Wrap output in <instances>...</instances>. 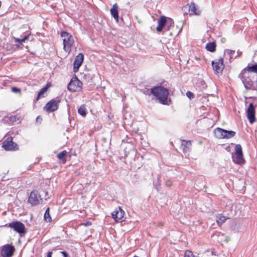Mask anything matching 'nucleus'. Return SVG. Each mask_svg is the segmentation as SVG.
Segmentation results:
<instances>
[{"label":"nucleus","instance_id":"cd10ccee","mask_svg":"<svg viewBox=\"0 0 257 257\" xmlns=\"http://www.w3.org/2000/svg\"><path fill=\"white\" fill-rule=\"evenodd\" d=\"M157 21L158 24L156 28V29L158 32H161V17L158 19Z\"/></svg>","mask_w":257,"mask_h":257},{"label":"nucleus","instance_id":"5701e85b","mask_svg":"<svg viewBox=\"0 0 257 257\" xmlns=\"http://www.w3.org/2000/svg\"><path fill=\"white\" fill-rule=\"evenodd\" d=\"M78 112L82 116H85L86 115L87 109L85 105H82L78 110Z\"/></svg>","mask_w":257,"mask_h":257},{"label":"nucleus","instance_id":"7ed1b4c3","mask_svg":"<svg viewBox=\"0 0 257 257\" xmlns=\"http://www.w3.org/2000/svg\"><path fill=\"white\" fill-rule=\"evenodd\" d=\"M232 159L235 163L242 164L245 160L243 158L242 147L240 145L237 144L235 147V155L232 156Z\"/></svg>","mask_w":257,"mask_h":257},{"label":"nucleus","instance_id":"58836bf2","mask_svg":"<svg viewBox=\"0 0 257 257\" xmlns=\"http://www.w3.org/2000/svg\"><path fill=\"white\" fill-rule=\"evenodd\" d=\"M85 226H88L91 224V223L89 221H87L83 224Z\"/></svg>","mask_w":257,"mask_h":257},{"label":"nucleus","instance_id":"9d476101","mask_svg":"<svg viewBox=\"0 0 257 257\" xmlns=\"http://www.w3.org/2000/svg\"><path fill=\"white\" fill-rule=\"evenodd\" d=\"M14 251V246L8 244L2 246L1 254L3 257H11L13 255Z\"/></svg>","mask_w":257,"mask_h":257},{"label":"nucleus","instance_id":"4c0bfd02","mask_svg":"<svg viewBox=\"0 0 257 257\" xmlns=\"http://www.w3.org/2000/svg\"><path fill=\"white\" fill-rule=\"evenodd\" d=\"M52 254H53L52 251H49V252L47 253V257H52Z\"/></svg>","mask_w":257,"mask_h":257},{"label":"nucleus","instance_id":"f3484780","mask_svg":"<svg viewBox=\"0 0 257 257\" xmlns=\"http://www.w3.org/2000/svg\"><path fill=\"white\" fill-rule=\"evenodd\" d=\"M151 93L156 97V99L161 103V86L151 89Z\"/></svg>","mask_w":257,"mask_h":257},{"label":"nucleus","instance_id":"c9c22d12","mask_svg":"<svg viewBox=\"0 0 257 257\" xmlns=\"http://www.w3.org/2000/svg\"><path fill=\"white\" fill-rule=\"evenodd\" d=\"M42 120V118L40 116H38L36 118V121L37 122H39L40 123L41 122Z\"/></svg>","mask_w":257,"mask_h":257},{"label":"nucleus","instance_id":"bb28decb","mask_svg":"<svg viewBox=\"0 0 257 257\" xmlns=\"http://www.w3.org/2000/svg\"><path fill=\"white\" fill-rule=\"evenodd\" d=\"M227 218L224 216H220L219 217H217V223L218 224L219 226L221 225L226 220Z\"/></svg>","mask_w":257,"mask_h":257},{"label":"nucleus","instance_id":"a18cd8bd","mask_svg":"<svg viewBox=\"0 0 257 257\" xmlns=\"http://www.w3.org/2000/svg\"><path fill=\"white\" fill-rule=\"evenodd\" d=\"M134 257H139V256H134Z\"/></svg>","mask_w":257,"mask_h":257},{"label":"nucleus","instance_id":"e433bc0d","mask_svg":"<svg viewBox=\"0 0 257 257\" xmlns=\"http://www.w3.org/2000/svg\"><path fill=\"white\" fill-rule=\"evenodd\" d=\"M29 38V36H25L22 39V42H24L26 40H28Z\"/></svg>","mask_w":257,"mask_h":257},{"label":"nucleus","instance_id":"2f4dec72","mask_svg":"<svg viewBox=\"0 0 257 257\" xmlns=\"http://www.w3.org/2000/svg\"><path fill=\"white\" fill-rule=\"evenodd\" d=\"M225 52L226 53H227L230 56V58H232V56L235 53V51L231 50H229V49L226 50Z\"/></svg>","mask_w":257,"mask_h":257},{"label":"nucleus","instance_id":"1a4fd4ad","mask_svg":"<svg viewBox=\"0 0 257 257\" xmlns=\"http://www.w3.org/2000/svg\"><path fill=\"white\" fill-rule=\"evenodd\" d=\"M82 87V82L75 78L74 80H71L68 85V89L70 91L79 92L81 91Z\"/></svg>","mask_w":257,"mask_h":257},{"label":"nucleus","instance_id":"4468645a","mask_svg":"<svg viewBox=\"0 0 257 257\" xmlns=\"http://www.w3.org/2000/svg\"><path fill=\"white\" fill-rule=\"evenodd\" d=\"M84 60V55L82 53H79L75 57L73 62V71L76 72L82 65Z\"/></svg>","mask_w":257,"mask_h":257},{"label":"nucleus","instance_id":"a19ab883","mask_svg":"<svg viewBox=\"0 0 257 257\" xmlns=\"http://www.w3.org/2000/svg\"><path fill=\"white\" fill-rule=\"evenodd\" d=\"M241 54H242L241 52H240V51H238V52H237V55H238V56H240V55H241Z\"/></svg>","mask_w":257,"mask_h":257},{"label":"nucleus","instance_id":"6e6552de","mask_svg":"<svg viewBox=\"0 0 257 257\" xmlns=\"http://www.w3.org/2000/svg\"><path fill=\"white\" fill-rule=\"evenodd\" d=\"M172 27H174V21L172 19L162 16V33L169 31Z\"/></svg>","mask_w":257,"mask_h":257},{"label":"nucleus","instance_id":"c03bdc74","mask_svg":"<svg viewBox=\"0 0 257 257\" xmlns=\"http://www.w3.org/2000/svg\"><path fill=\"white\" fill-rule=\"evenodd\" d=\"M196 59L197 60V59H198V60L199 59V58H197V57L196 58Z\"/></svg>","mask_w":257,"mask_h":257},{"label":"nucleus","instance_id":"ea45409f","mask_svg":"<svg viewBox=\"0 0 257 257\" xmlns=\"http://www.w3.org/2000/svg\"><path fill=\"white\" fill-rule=\"evenodd\" d=\"M166 35L172 37L173 36V33L172 32H169L167 34H166Z\"/></svg>","mask_w":257,"mask_h":257},{"label":"nucleus","instance_id":"6ab92c4d","mask_svg":"<svg viewBox=\"0 0 257 257\" xmlns=\"http://www.w3.org/2000/svg\"><path fill=\"white\" fill-rule=\"evenodd\" d=\"M110 13L111 16L116 21H118V6L116 3L114 4L112 8L110 9Z\"/></svg>","mask_w":257,"mask_h":257},{"label":"nucleus","instance_id":"ddd939ff","mask_svg":"<svg viewBox=\"0 0 257 257\" xmlns=\"http://www.w3.org/2000/svg\"><path fill=\"white\" fill-rule=\"evenodd\" d=\"M124 214V211L120 207L116 208L111 213L112 217L117 222H121L123 221Z\"/></svg>","mask_w":257,"mask_h":257},{"label":"nucleus","instance_id":"393cba45","mask_svg":"<svg viewBox=\"0 0 257 257\" xmlns=\"http://www.w3.org/2000/svg\"><path fill=\"white\" fill-rule=\"evenodd\" d=\"M235 135L236 132L234 131L226 130V132L224 135L225 139H228L233 138Z\"/></svg>","mask_w":257,"mask_h":257},{"label":"nucleus","instance_id":"412c9836","mask_svg":"<svg viewBox=\"0 0 257 257\" xmlns=\"http://www.w3.org/2000/svg\"><path fill=\"white\" fill-rule=\"evenodd\" d=\"M216 43L214 42H210L206 45V49L210 52H214L216 50Z\"/></svg>","mask_w":257,"mask_h":257},{"label":"nucleus","instance_id":"c85d7f7f","mask_svg":"<svg viewBox=\"0 0 257 257\" xmlns=\"http://www.w3.org/2000/svg\"><path fill=\"white\" fill-rule=\"evenodd\" d=\"M186 96L190 99H192L193 98H194V94L190 91H188L187 92H186Z\"/></svg>","mask_w":257,"mask_h":257},{"label":"nucleus","instance_id":"72a5a7b5","mask_svg":"<svg viewBox=\"0 0 257 257\" xmlns=\"http://www.w3.org/2000/svg\"><path fill=\"white\" fill-rule=\"evenodd\" d=\"M61 253L63 255L64 257H69L68 253L65 251H61Z\"/></svg>","mask_w":257,"mask_h":257},{"label":"nucleus","instance_id":"aec40b11","mask_svg":"<svg viewBox=\"0 0 257 257\" xmlns=\"http://www.w3.org/2000/svg\"><path fill=\"white\" fill-rule=\"evenodd\" d=\"M189 12L191 15L195 14L196 15H198L200 13V11L197 9L195 4L193 3H191L189 6Z\"/></svg>","mask_w":257,"mask_h":257},{"label":"nucleus","instance_id":"f257e3e1","mask_svg":"<svg viewBox=\"0 0 257 257\" xmlns=\"http://www.w3.org/2000/svg\"><path fill=\"white\" fill-rule=\"evenodd\" d=\"M246 89L257 90V64H248L238 75Z\"/></svg>","mask_w":257,"mask_h":257},{"label":"nucleus","instance_id":"37998d69","mask_svg":"<svg viewBox=\"0 0 257 257\" xmlns=\"http://www.w3.org/2000/svg\"><path fill=\"white\" fill-rule=\"evenodd\" d=\"M189 253H191V255H193V254L191 253V252H189Z\"/></svg>","mask_w":257,"mask_h":257},{"label":"nucleus","instance_id":"a211bd4d","mask_svg":"<svg viewBox=\"0 0 257 257\" xmlns=\"http://www.w3.org/2000/svg\"><path fill=\"white\" fill-rule=\"evenodd\" d=\"M225 132L226 130L221 128L220 127H217L214 131L215 137L219 139H225L224 135Z\"/></svg>","mask_w":257,"mask_h":257},{"label":"nucleus","instance_id":"2eb2a0df","mask_svg":"<svg viewBox=\"0 0 257 257\" xmlns=\"http://www.w3.org/2000/svg\"><path fill=\"white\" fill-rule=\"evenodd\" d=\"M17 145L13 142L12 140L5 141L3 145V147L7 151L14 150L16 149Z\"/></svg>","mask_w":257,"mask_h":257},{"label":"nucleus","instance_id":"423d86ee","mask_svg":"<svg viewBox=\"0 0 257 257\" xmlns=\"http://www.w3.org/2000/svg\"><path fill=\"white\" fill-rule=\"evenodd\" d=\"M166 82L165 80L162 81V104L169 105L172 104V100L170 98L168 97L169 89L164 87L167 86L165 84Z\"/></svg>","mask_w":257,"mask_h":257},{"label":"nucleus","instance_id":"f03ea898","mask_svg":"<svg viewBox=\"0 0 257 257\" xmlns=\"http://www.w3.org/2000/svg\"><path fill=\"white\" fill-rule=\"evenodd\" d=\"M61 37L63 38L64 50L68 53H70L75 42L73 37L65 31L61 32Z\"/></svg>","mask_w":257,"mask_h":257},{"label":"nucleus","instance_id":"39448f33","mask_svg":"<svg viewBox=\"0 0 257 257\" xmlns=\"http://www.w3.org/2000/svg\"><path fill=\"white\" fill-rule=\"evenodd\" d=\"M5 226L13 228L14 231L17 232L20 234L26 232V227L25 225L21 222L15 221L7 224Z\"/></svg>","mask_w":257,"mask_h":257},{"label":"nucleus","instance_id":"dca6fc26","mask_svg":"<svg viewBox=\"0 0 257 257\" xmlns=\"http://www.w3.org/2000/svg\"><path fill=\"white\" fill-rule=\"evenodd\" d=\"M51 86V84L49 83H48L45 87L42 88L40 91L38 92L37 96L36 98L35 101H37L39 100L40 98H44L45 97V94L46 91L48 89V88Z\"/></svg>","mask_w":257,"mask_h":257},{"label":"nucleus","instance_id":"a878e982","mask_svg":"<svg viewBox=\"0 0 257 257\" xmlns=\"http://www.w3.org/2000/svg\"><path fill=\"white\" fill-rule=\"evenodd\" d=\"M44 219L46 221L48 222H50L52 221V218L50 216V212H49V208H47L46 209L45 214H44Z\"/></svg>","mask_w":257,"mask_h":257},{"label":"nucleus","instance_id":"7c9ffc66","mask_svg":"<svg viewBox=\"0 0 257 257\" xmlns=\"http://www.w3.org/2000/svg\"><path fill=\"white\" fill-rule=\"evenodd\" d=\"M19 118L17 116H11L9 117L10 121L13 122L16 121Z\"/></svg>","mask_w":257,"mask_h":257},{"label":"nucleus","instance_id":"9b49d317","mask_svg":"<svg viewBox=\"0 0 257 257\" xmlns=\"http://www.w3.org/2000/svg\"><path fill=\"white\" fill-rule=\"evenodd\" d=\"M256 105H254L252 103H250L246 110L247 117L250 123H253L256 121L255 116V107Z\"/></svg>","mask_w":257,"mask_h":257},{"label":"nucleus","instance_id":"4be33fe9","mask_svg":"<svg viewBox=\"0 0 257 257\" xmlns=\"http://www.w3.org/2000/svg\"><path fill=\"white\" fill-rule=\"evenodd\" d=\"M191 145V143L190 141H187L185 140H183L182 142V147H183V150L184 152L189 150Z\"/></svg>","mask_w":257,"mask_h":257},{"label":"nucleus","instance_id":"c756f323","mask_svg":"<svg viewBox=\"0 0 257 257\" xmlns=\"http://www.w3.org/2000/svg\"><path fill=\"white\" fill-rule=\"evenodd\" d=\"M12 91L13 92L16 93H21V90L20 88L15 87H13L12 88Z\"/></svg>","mask_w":257,"mask_h":257},{"label":"nucleus","instance_id":"473e14b6","mask_svg":"<svg viewBox=\"0 0 257 257\" xmlns=\"http://www.w3.org/2000/svg\"><path fill=\"white\" fill-rule=\"evenodd\" d=\"M165 185L166 187H170L172 185V181L170 180H167L165 181Z\"/></svg>","mask_w":257,"mask_h":257},{"label":"nucleus","instance_id":"20e7f679","mask_svg":"<svg viewBox=\"0 0 257 257\" xmlns=\"http://www.w3.org/2000/svg\"><path fill=\"white\" fill-rule=\"evenodd\" d=\"M60 102V98L57 97L48 102L44 107V109L48 112H53L58 109Z\"/></svg>","mask_w":257,"mask_h":257},{"label":"nucleus","instance_id":"f8f14e48","mask_svg":"<svg viewBox=\"0 0 257 257\" xmlns=\"http://www.w3.org/2000/svg\"><path fill=\"white\" fill-rule=\"evenodd\" d=\"M211 63L213 69L216 73H222L224 68L223 58H220L218 60L212 61Z\"/></svg>","mask_w":257,"mask_h":257},{"label":"nucleus","instance_id":"b1692460","mask_svg":"<svg viewBox=\"0 0 257 257\" xmlns=\"http://www.w3.org/2000/svg\"><path fill=\"white\" fill-rule=\"evenodd\" d=\"M67 152L66 151H63L60 153H59L57 155V157L60 160H62L63 163H64L66 161L65 157L67 155Z\"/></svg>","mask_w":257,"mask_h":257},{"label":"nucleus","instance_id":"0eeeda50","mask_svg":"<svg viewBox=\"0 0 257 257\" xmlns=\"http://www.w3.org/2000/svg\"><path fill=\"white\" fill-rule=\"evenodd\" d=\"M42 198L37 190L32 191L28 198V202L32 206H36L42 202Z\"/></svg>","mask_w":257,"mask_h":257},{"label":"nucleus","instance_id":"f704fd0d","mask_svg":"<svg viewBox=\"0 0 257 257\" xmlns=\"http://www.w3.org/2000/svg\"><path fill=\"white\" fill-rule=\"evenodd\" d=\"M15 42L18 43H21L23 42L22 39L20 38H15Z\"/></svg>","mask_w":257,"mask_h":257},{"label":"nucleus","instance_id":"79ce46f5","mask_svg":"<svg viewBox=\"0 0 257 257\" xmlns=\"http://www.w3.org/2000/svg\"><path fill=\"white\" fill-rule=\"evenodd\" d=\"M181 31H182V28L180 29L178 34H179L181 32Z\"/></svg>","mask_w":257,"mask_h":257}]
</instances>
